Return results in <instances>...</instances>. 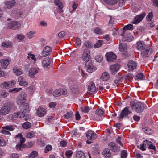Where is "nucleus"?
<instances>
[{
  "instance_id": "obj_1",
  "label": "nucleus",
  "mask_w": 158,
  "mask_h": 158,
  "mask_svg": "<svg viewBox=\"0 0 158 158\" xmlns=\"http://www.w3.org/2000/svg\"><path fill=\"white\" fill-rule=\"evenodd\" d=\"M20 110V111L14 113L10 116L11 120H15L17 118H23L25 117V114L27 113L29 111V109L27 104L24 106H22Z\"/></svg>"
},
{
  "instance_id": "obj_2",
  "label": "nucleus",
  "mask_w": 158,
  "mask_h": 158,
  "mask_svg": "<svg viewBox=\"0 0 158 158\" xmlns=\"http://www.w3.org/2000/svg\"><path fill=\"white\" fill-rule=\"evenodd\" d=\"M16 107L14 104L9 102L4 103L0 109V114L2 115H6L10 111L15 110Z\"/></svg>"
},
{
  "instance_id": "obj_3",
  "label": "nucleus",
  "mask_w": 158,
  "mask_h": 158,
  "mask_svg": "<svg viewBox=\"0 0 158 158\" xmlns=\"http://www.w3.org/2000/svg\"><path fill=\"white\" fill-rule=\"evenodd\" d=\"M130 105L132 109L134 108L135 111L138 113H140L143 112L144 109V104L140 102L136 103L134 101L130 102Z\"/></svg>"
},
{
  "instance_id": "obj_4",
  "label": "nucleus",
  "mask_w": 158,
  "mask_h": 158,
  "mask_svg": "<svg viewBox=\"0 0 158 158\" xmlns=\"http://www.w3.org/2000/svg\"><path fill=\"white\" fill-rule=\"evenodd\" d=\"M26 95L24 92H22L17 97V102L18 104L21 105L20 108L22 106H24L27 104L29 107V105L27 103H26Z\"/></svg>"
},
{
  "instance_id": "obj_5",
  "label": "nucleus",
  "mask_w": 158,
  "mask_h": 158,
  "mask_svg": "<svg viewBox=\"0 0 158 158\" xmlns=\"http://www.w3.org/2000/svg\"><path fill=\"white\" fill-rule=\"evenodd\" d=\"M145 148H148L150 149L155 150L156 147L153 145V143L151 141L147 140L143 141V143L140 145V149L143 151L146 150Z\"/></svg>"
},
{
  "instance_id": "obj_6",
  "label": "nucleus",
  "mask_w": 158,
  "mask_h": 158,
  "mask_svg": "<svg viewBox=\"0 0 158 158\" xmlns=\"http://www.w3.org/2000/svg\"><path fill=\"white\" fill-rule=\"evenodd\" d=\"M146 15V13L143 12L141 14L136 15L135 16L132 23L135 24H137L139 23L142 21Z\"/></svg>"
},
{
  "instance_id": "obj_7",
  "label": "nucleus",
  "mask_w": 158,
  "mask_h": 158,
  "mask_svg": "<svg viewBox=\"0 0 158 158\" xmlns=\"http://www.w3.org/2000/svg\"><path fill=\"white\" fill-rule=\"evenodd\" d=\"M130 107L127 106L124 108L122 110L121 113L119 114L118 116V118H122L125 116L128 115L131 113V110H129Z\"/></svg>"
},
{
  "instance_id": "obj_8",
  "label": "nucleus",
  "mask_w": 158,
  "mask_h": 158,
  "mask_svg": "<svg viewBox=\"0 0 158 158\" xmlns=\"http://www.w3.org/2000/svg\"><path fill=\"white\" fill-rule=\"evenodd\" d=\"M90 50L88 48H85L83 51L82 56V60L88 62L90 59Z\"/></svg>"
},
{
  "instance_id": "obj_9",
  "label": "nucleus",
  "mask_w": 158,
  "mask_h": 158,
  "mask_svg": "<svg viewBox=\"0 0 158 158\" xmlns=\"http://www.w3.org/2000/svg\"><path fill=\"white\" fill-rule=\"evenodd\" d=\"M51 59L49 57L44 58L42 61V65L44 68L46 70L48 69L50 67Z\"/></svg>"
},
{
  "instance_id": "obj_10",
  "label": "nucleus",
  "mask_w": 158,
  "mask_h": 158,
  "mask_svg": "<svg viewBox=\"0 0 158 158\" xmlns=\"http://www.w3.org/2000/svg\"><path fill=\"white\" fill-rule=\"evenodd\" d=\"M20 25L19 22L13 21L8 24V27L10 29L16 30L19 28Z\"/></svg>"
},
{
  "instance_id": "obj_11",
  "label": "nucleus",
  "mask_w": 158,
  "mask_h": 158,
  "mask_svg": "<svg viewBox=\"0 0 158 158\" xmlns=\"http://www.w3.org/2000/svg\"><path fill=\"white\" fill-rule=\"evenodd\" d=\"M86 136L88 139L90 140H94L97 137V135L94 132L92 131L89 130L86 133Z\"/></svg>"
},
{
  "instance_id": "obj_12",
  "label": "nucleus",
  "mask_w": 158,
  "mask_h": 158,
  "mask_svg": "<svg viewBox=\"0 0 158 158\" xmlns=\"http://www.w3.org/2000/svg\"><path fill=\"white\" fill-rule=\"evenodd\" d=\"M85 66L88 72L91 73L96 70V67L93 65L91 61L86 62L85 64Z\"/></svg>"
},
{
  "instance_id": "obj_13",
  "label": "nucleus",
  "mask_w": 158,
  "mask_h": 158,
  "mask_svg": "<svg viewBox=\"0 0 158 158\" xmlns=\"http://www.w3.org/2000/svg\"><path fill=\"white\" fill-rule=\"evenodd\" d=\"M108 146L110 149L114 152H118L120 150V147L116 145L114 142H111L108 144Z\"/></svg>"
},
{
  "instance_id": "obj_14",
  "label": "nucleus",
  "mask_w": 158,
  "mask_h": 158,
  "mask_svg": "<svg viewBox=\"0 0 158 158\" xmlns=\"http://www.w3.org/2000/svg\"><path fill=\"white\" fill-rule=\"evenodd\" d=\"M67 93L66 89H56L53 92V95L55 97H58L61 94H66Z\"/></svg>"
},
{
  "instance_id": "obj_15",
  "label": "nucleus",
  "mask_w": 158,
  "mask_h": 158,
  "mask_svg": "<svg viewBox=\"0 0 158 158\" xmlns=\"http://www.w3.org/2000/svg\"><path fill=\"white\" fill-rule=\"evenodd\" d=\"M128 67V70L129 71H133L134 69H135L137 66V64L135 61L130 60L128 62L127 64Z\"/></svg>"
},
{
  "instance_id": "obj_16",
  "label": "nucleus",
  "mask_w": 158,
  "mask_h": 158,
  "mask_svg": "<svg viewBox=\"0 0 158 158\" xmlns=\"http://www.w3.org/2000/svg\"><path fill=\"white\" fill-rule=\"evenodd\" d=\"M148 46L145 44V43L143 41H139L136 44V47L137 48L141 51L145 50Z\"/></svg>"
},
{
  "instance_id": "obj_17",
  "label": "nucleus",
  "mask_w": 158,
  "mask_h": 158,
  "mask_svg": "<svg viewBox=\"0 0 158 158\" xmlns=\"http://www.w3.org/2000/svg\"><path fill=\"white\" fill-rule=\"evenodd\" d=\"M10 61V60L9 59H2L0 60V63L2 68L3 69H6Z\"/></svg>"
},
{
  "instance_id": "obj_18",
  "label": "nucleus",
  "mask_w": 158,
  "mask_h": 158,
  "mask_svg": "<svg viewBox=\"0 0 158 158\" xmlns=\"http://www.w3.org/2000/svg\"><path fill=\"white\" fill-rule=\"evenodd\" d=\"M119 50L124 54H125V56L128 55V52L127 50V45L126 44L123 43L119 45Z\"/></svg>"
},
{
  "instance_id": "obj_19",
  "label": "nucleus",
  "mask_w": 158,
  "mask_h": 158,
  "mask_svg": "<svg viewBox=\"0 0 158 158\" xmlns=\"http://www.w3.org/2000/svg\"><path fill=\"white\" fill-rule=\"evenodd\" d=\"M107 60L109 62L114 61L116 58V56L113 52H110L106 54Z\"/></svg>"
},
{
  "instance_id": "obj_20",
  "label": "nucleus",
  "mask_w": 158,
  "mask_h": 158,
  "mask_svg": "<svg viewBox=\"0 0 158 158\" xmlns=\"http://www.w3.org/2000/svg\"><path fill=\"white\" fill-rule=\"evenodd\" d=\"M10 14L11 16L15 19L20 17L22 15V12L20 10H11Z\"/></svg>"
},
{
  "instance_id": "obj_21",
  "label": "nucleus",
  "mask_w": 158,
  "mask_h": 158,
  "mask_svg": "<svg viewBox=\"0 0 158 158\" xmlns=\"http://www.w3.org/2000/svg\"><path fill=\"white\" fill-rule=\"evenodd\" d=\"M52 51L51 47L48 46H46L43 49L42 52V55L44 57L48 56Z\"/></svg>"
},
{
  "instance_id": "obj_22",
  "label": "nucleus",
  "mask_w": 158,
  "mask_h": 158,
  "mask_svg": "<svg viewBox=\"0 0 158 158\" xmlns=\"http://www.w3.org/2000/svg\"><path fill=\"white\" fill-rule=\"evenodd\" d=\"M18 82L20 86L26 87L28 85V83L25 81L24 77L22 76H19L18 79Z\"/></svg>"
},
{
  "instance_id": "obj_23",
  "label": "nucleus",
  "mask_w": 158,
  "mask_h": 158,
  "mask_svg": "<svg viewBox=\"0 0 158 158\" xmlns=\"http://www.w3.org/2000/svg\"><path fill=\"white\" fill-rule=\"evenodd\" d=\"M39 70L38 69L36 68H31L29 71V75L31 78H34L35 75L38 73Z\"/></svg>"
},
{
  "instance_id": "obj_24",
  "label": "nucleus",
  "mask_w": 158,
  "mask_h": 158,
  "mask_svg": "<svg viewBox=\"0 0 158 158\" xmlns=\"http://www.w3.org/2000/svg\"><path fill=\"white\" fill-rule=\"evenodd\" d=\"M120 68L119 64L112 65L110 67V71L112 74H115Z\"/></svg>"
},
{
  "instance_id": "obj_25",
  "label": "nucleus",
  "mask_w": 158,
  "mask_h": 158,
  "mask_svg": "<svg viewBox=\"0 0 158 158\" xmlns=\"http://www.w3.org/2000/svg\"><path fill=\"white\" fill-rule=\"evenodd\" d=\"M46 113V110L45 109L41 107H39L37 110L36 113L39 117H42L44 116Z\"/></svg>"
},
{
  "instance_id": "obj_26",
  "label": "nucleus",
  "mask_w": 158,
  "mask_h": 158,
  "mask_svg": "<svg viewBox=\"0 0 158 158\" xmlns=\"http://www.w3.org/2000/svg\"><path fill=\"white\" fill-rule=\"evenodd\" d=\"M110 78V76L109 73L106 72L103 73L100 77L101 80L103 81H107Z\"/></svg>"
},
{
  "instance_id": "obj_27",
  "label": "nucleus",
  "mask_w": 158,
  "mask_h": 158,
  "mask_svg": "<svg viewBox=\"0 0 158 158\" xmlns=\"http://www.w3.org/2000/svg\"><path fill=\"white\" fill-rule=\"evenodd\" d=\"M16 3L15 0H13L10 1H6L5 2V4L6 6L8 9L11 8Z\"/></svg>"
},
{
  "instance_id": "obj_28",
  "label": "nucleus",
  "mask_w": 158,
  "mask_h": 158,
  "mask_svg": "<svg viewBox=\"0 0 158 158\" xmlns=\"http://www.w3.org/2000/svg\"><path fill=\"white\" fill-rule=\"evenodd\" d=\"M36 33L35 31L33 30L27 32L26 34L27 38L28 39H31L34 37V35Z\"/></svg>"
},
{
  "instance_id": "obj_29",
  "label": "nucleus",
  "mask_w": 158,
  "mask_h": 158,
  "mask_svg": "<svg viewBox=\"0 0 158 158\" xmlns=\"http://www.w3.org/2000/svg\"><path fill=\"white\" fill-rule=\"evenodd\" d=\"M149 49L148 46L146 48H145V50L141 51V55L143 58H146L148 56Z\"/></svg>"
},
{
  "instance_id": "obj_30",
  "label": "nucleus",
  "mask_w": 158,
  "mask_h": 158,
  "mask_svg": "<svg viewBox=\"0 0 158 158\" xmlns=\"http://www.w3.org/2000/svg\"><path fill=\"white\" fill-rule=\"evenodd\" d=\"M88 89L91 92H94L95 91L96 87L95 84L93 82H91L90 83V85L88 86Z\"/></svg>"
},
{
  "instance_id": "obj_31",
  "label": "nucleus",
  "mask_w": 158,
  "mask_h": 158,
  "mask_svg": "<svg viewBox=\"0 0 158 158\" xmlns=\"http://www.w3.org/2000/svg\"><path fill=\"white\" fill-rule=\"evenodd\" d=\"M86 156L84 152L81 151L77 152L76 154V158H85Z\"/></svg>"
},
{
  "instance_id": "obj_32",
  "label": "nucleus",
  "mask_w": 158,
  "mask_h": 158,
  "mask_svg": "<svg viewBox=\"0 0 158 158\" xmlns=\"http://www.w3.org/2000/svg\"><path fill=\"white\" fill-rule=\"evenodd\" d=\"M103 155L106 158H109L111 155V153L109 149H105L103 152Z\"/></svg>"
},
{
  "instance_id": "obj_33",
  "label": "nucleus",
  "mask_w": 158,
  "mask_h": 158,
  "mask_svg": "<svg viewBox=\"0 0 158 158\" xmlns=\"http://www.w3.org/2000/svg\"><path fill=\"white\" fill-rule=\"evenodd\" d=\"M104 2L106 4L113 5L117 3L118 0H103Z\"/></svg>"
},
{
  "instance_id": "obj_34",
  "label": "nucleus",
  "mask_w": 158,
  "mask_h": 158,
  "mask_svg": "<svg viewBox=\"0 0 158 158\" xmlns=\"http://www.w3.org/2000/svg\"><path fill=\"white\" fill-rule=\"evenodd\" d=\"M54 3L60 9L62 10L63 9V4L60 0H56Z\"/></svg>"
},
{
  "instance_id": "obj_35",
  "label": "nucleus",
  "mask_w": 158,
  "mask_h": 158,
  "mask_svg": "<svg viewBox=\"0 0 158 158\" xmlns=\"http://www.w3.org/2000/svg\"><path fill=\"white\" fill-rule=\"evenodd\" d=\"M2 129H5L7 130L12 131L15 129V128L14 126L10 125L2 127Z\"/></svg>"
},
{
  "instance_id": "obj_36",
  "label": "nucleus",
  "mask_w": 158,
  "mask_h": 158,
  "mask_svg": "<svg viewBox=\"0 0 158 158\" xmlns=\"http://www.w3.org/2000/svg\"><path fill=\"white\" fill-rule=\"evenodd\" d=\"M73 114V113L72 112H68L64 115V117L66 119H71L72 118Z\"/></svg>"
},
{
  "instance_id": "obj_37",
  "label": "nucleus",
  "mask_w": 158,
  "mask_h": 158,
  "mask_svg": "<svg viewBox=\"0 0 158 158\" xmlns=\"http://www.w3.org/2000/svg\"><path fill=\"white\" fill-rule=\"evenodd\" d=\"M142 130L146 134L148 135H150L152 134L153 131L150 128L146 127L142 128Z\"/></svg>"
},
{
  "instance_id": "obj_38",
  "label": "nucleus",
  "mask_w": 158,
  "mask_h": 158,
  "mask_svg": "<svg viewBox=\"0 0 158 158\" xmlns=\"http://www.w3.org/2000/svg\"><path fill=\"white\" fill-rule=\"evenodd\" d=\"M153 15L152 11L149 12L146 16V19L147 21L150 22L153 18Z\"/></svg>"
},
{
  "instance_id": "obj_39",
  "label": "nucleus",
  "mask_w": 158,
  "mask_h": 158,
  "mask_svg": "<svg viewBox=\"0 0 158 158\" xmlns=\"http://www.w3.org/2000/svg\"><path fill=\"white\" fill-rule=\"evenodd\" d=\"M71 90L74 94H77L79 93L78 87L77 85H74L71 88Z\"/></svg>"
},
{
  "instance_id": "obj_40",
  "label": "nucleus",
  "mask_w": 158,
  "mask_h": 158,
  "mask_svg": "<svg viewBox=\"0 0 158 158\" xmlns=\"http://www.w3.org/2000/svg\"><path fill=\"white\" fill-rule=\"evenodd\" d=\"M133 39V37L131 34H129L126 36V38H123L122 40L123 41H131Z\"/></svg>"
},
{
  "instance_id": "obj_41",
  "label": "nucleus",
  "mask_w": 158,
  "mask_h": 158,
  "mask_svg": "<svg viewBox=\"0 0 158 158\" xmlns=\"http://www.w3.org/2000/svg\"><path fill=\"white\" fill-rule=\"evenodd\" d=\"M2 45L4 47H10L12 46V43L10 41L3 42L2 43Z\"/></svg>"
},
{
  "instance_id": "obj_42",
  "label": "nucleus",
  "mask_w": 158,
  "mask_h": 158,
  "mask_svg": "<svg viewBox=\"0 0 158 158\" xmlns=\"http://www.w3.org/2000/svg\"><path fill=\"white\" fill-rule=\"evenodd\" d=\"M22 126L23 128L27 129L30 127L31 125L30 122H26L23 124Z\"/></svg>"
},
{
  "instance_id": "obj_43",
  "label": "nucleus",
  "mask_w": 158,
  "mask_h": 158,
  "mask_svg": "<svg viewBox=\"0 0 158 158\" xmlns=\"http://www.w3.org/2000/svg\"><path fill=\"white\" fill-rule=\"evenodd\" d=\"M13 71L14 73L17 76H19L21 75L22 74V72L20 70V69H19L17 68H14Z\"/></svg>"
},
{
  "instance_id": "obj_44",
  "label": "nucleus",
  "mask_w": 158,
  "mask_h": 158,
  "mask_svg": "<svg viewBox=\"0 0 158 158\" xmlns=\"http://www.w3.org/2000/svg\"><path fill=\"white\" fill-rule=\"evenodd\" d=\"M6 143L5 140L0 136V147H4L6 145Z\"/></svg>"
},
{
  "instance_id": "obj_45",
  "label": "nucleus",
  "mask_w": 158,
  "mask_h": 158,
  "mask_svg": "<svg viewBox=\"0 0 158 158\" xmlns=\"http://www.w3.org/2000/svg\"><path fill=\"white\" fill-rule=\"evenodd\" d=\"M104 113L103 111L100 109H97L95 112V114L98 116H102Z\"/></svg>"
},
{
  "instance_id": "obj_46",
  "label": "nucleus",
  "mask_w": 158,
  "mask_h": 158,
  "mask_svg": "<svg viewBox=\"0 0 158 158\" xmlns=\"http://www.w3.org/2000/svg\"><path fill=\"white\" fill-rule=\"evenodd\" d=\"M103 44V41L102 40H99L96 43L94 47L95 48H98L101 47Z\"/></svg>"
},
{
  "instance_id": "obj_47",
  "label": "nucleus",
  "mask_w": 158,
  "mask_h": 158,
  "mask_svg": "<svg viewBox=\"0 0 158 158\" xmlns=\"http://www.w3.org/2000/svg\"><path fill=\"white\" fill-rule=\"evenodd\" d=\"M8 87H9V88H10L14 86L16 84V81L15 80H12L8 82Z\"/></svg>"
},
{
  "instance_id": "obj_48",
  "label": "nucleus",
  "mask_w": 158,
  "mask_h": 158,
  "mask_svg": "<svg viewBox=\"0 0 158 158\" xmlns=\"http://www.w3.org/2000/svg\"><path fill=\"white\" fill-rule=\"evenodd\" d=\"M121 158H126L127 156V152L126 150H123L121 152Z\"/></svg>"
},
{
  "instance_id": "obj_49",
  "label": "nucleus",
  "mask_w": 158,
  "mask_h": 158,
  "mask_svg": "<svg viewBox=\"0 0 158 158\" xmlns=\"http://www.w3.org/2000/svg\"><path fill=\"white\" fill-rule=\"evenodd\" d=\"M133 28L134 27L133 25L131 24H129L125 26L124 27V29L132 30L133 29Z\"/></svg>"
},
{
  "instance_id": "obj_50",
  "label": "nucleus",
  "mask_w": 158,
  "mask_h": 158,
  "mask_svg": "<svg viewBox=\"0 0 158 158\" xmlns=\"http://www.w3.org/2000/svg\"><path fill=\"white\" fill-rule=\"evenodd\" d=\"M27 58L28 59H31L32 60H34L35 62L36 61V58L35 57V55L31 53H29L28 54Z\"/></svg>"
},
{
  "instance_id": "obj_51",
  "label": "nucleus",
  "mask_w": 158,
  "mask_h": 158,
  "mask_svg": "<svg viewBox=\"0 0 158 158\" xmlns=\"http://www.w3.org/2000/svg\"><path fill=\"white\" fill-rule=\"evenodd\" d=\"M37 155L38 152L36 151H33L29 155V158H34Z\"/></svg>"
},
{
  "instance_id": "obj_52",
  "label": "nucleus",
  "mask_w": 158,
  "mask_h": 158,
  "mask_svg": "<svg viewBox=\"0 0 158 158\" xmlns=\"http://www.w3.org/2000/svg\"><path fill=\"white\" fill-rule=\"evenodd\" d=\"M94 33L96 34H102L103 32L102 30L99 27H96L94 30Z\"/></svg>"
},
{
  "instance_id": "obj_53",
  "label": "nucleus",
  "mask_w": 158,
  "mask_h": 158,
  "mask_svg": "<svg viewBox=\"0 0 158 158\" xmlns=\"http://www.w3.org/2000/svg\"><path fill=\"white\" fill-rule=\"evenodd\" d=\"M95 60L98 62H100L103 60V57L100 55H98L95 57Z\"/></svg>"
},
{
  "instance_id": "obj_54",
  "label": "nucleus",
  "mask_w": 158,
  "mask_h": 158,
  "mask_svg": "<svg viewBox=\"0 0 158 158\" xmlns=\"http://www.w3.org/2000/svg\"><path fill=\"white\" fill-rule=\"evenodd\" d=\"M84 45L85 47L88 48H92L91 44L88 41L85 42L84 43Z\"/></svg>"
},
{
  "instance_id": "obj_55",
  "label": "nucleus",
  "mask_w": 158,
  "mask_h": 158,
  "mask_svg": "<svg viewBox=\"0 0 158 158\" xmlns=\"http://www.w3.org/2000/svg\"><path fill=\"white\" fill-rule=\"evenodd\" d=\"M35 133L31 131L28 133L26 135V137L27 138H31L35 136Z\"/></svg>"
},
{
  "instance_id": "obj_56",
  "label": "nucleus",
  "mask_w": 158,
  "mask_h": 158,
  "mask_svg": "<svg viewBox=\"0 0 158 158\" xmlns=\"http://www.w3.org/2000/svg\"><path fill=\"white\" fill-rule=\"evenodd\" d=\"M1 133L6 135H11L10 132L5 129H2V130L1 131Z\"/></svg>"
},
{
  "instance_id": "obj_57",
  "label": "nucleus",
  "mask_w": 158,
  "mask_h": 158,
  "mask_svg": "<svg viewBox=\"0 0 158 158\" xmlns=\"http://www.w3.org/2000/svg\"><path fill=\"white\" fill-rule=\"evenodd\" d=\"M52 148V147L51 145H47L45 149L44 152L45 153H46L48 152L50 150H51Z\"/></svg>"
},
{
  "instance_id": "obj_58",
  "label": "nucleus",
  "mask_w": 158,
  "mask_h": 158,
  "mask_svg": "<svg viewBox=\"0 0 158 158\" xmlns=\"http://www.w3.org/2000/svg\"><path fill=\"white\" fill-rule=\"evenodd\" d=\"M73 152L71 150L67 151L66 152L65 154L67 158H69L72 155Z\"/></svg>"
},
{
  "instance_id": "obj_59",
  "label": "nucleus",
  "mask_w": 158,
  "mask_h": 158,
  "mask_svg": "<svg viewBox=\"0 0 158 158\" xmlns=\"http://www.w3.org/2000/svg\"><path fill=\"white\" fill-rule=\"evenodd\" d=\"M144 75L142 73L137 74L136 76V78L139 80H141L143 77Z\"/></svg>"
},
{
  "instance_id": "obj_60",
  "label": "nucleus",
  "mask_w": 158,
  "mask_h": 158,
  "mask_svg": "<svg viewBox=\"0 0 158 158\" xmlns=\"http://www.w3.org/2000/svg\"><path fill=\"white\" fill-rule=\"evenodd\" d=\"M81 111L87 113L89 110V108L87 106H85L84 107H82L81 108Z\"/></svg>"
},
{
  "instance_id": "obj_61",
  "label": "nucleus",
  "mask_w": 158,
  "mask_h": 158,
  "mask_svg": "<svg viewBox=\"0 0 158 158\" xmlns=\"http://www.w3.org/2000/svg\"><path fill=\"white\" fill-rule=\"evenodd\" d=\"M22 88H15L13 89H10L9 90V92H18L22 89Z\"/></svg>"
},
{
  "instance_id": "obj_62",
  "label": "nucleus",
  "mask_w": 158,
  "mask_h": 158,
  "mask_svg": "<svg viewBox=\"0 0 158 158\" xmlns=\"http://www.w3.org/2000/svg\"><path fill=\"white\" fill-rule=\"evenodd\" d=\"M9 94L7 92L2 91L1 93V96L3 98H5Z\"/></svg>"
},
{
  "instance_id": "obj_63",
  "label": "nucleus",
  "mask_w": 158,
  "mask_h": 158,
  "mask_svg": "<svg viewBox=\"0 0 158 158\" xmlns=\"http://www.w3.org/2000/svg\"><path fill=\"white\" fill-rule=\"evenodd\" d=\"M65 35V32L64 31H61L58 34L59 38H61L64 37Z\"/></svg>"
},
{
  "instance_id": "obj_64",
  "label": "nucleus",
  "mask_w": 158,
  "mask_h": 158,
  "mask_svg": "<svg viewBox=\"0 0 158 158\" xmlns=\"http://www.w3.org/2000/svg\"><path fill=\"white\" fill-rule=\"evenodd\" d=\"M39 24L42 27H46L47 26V22L44 21L43 20L40 22Z\"/></svg>"
}]
</instances>
